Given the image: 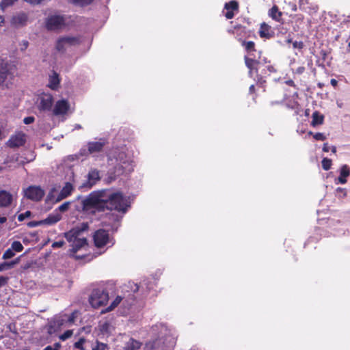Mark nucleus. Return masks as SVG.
Here are the masks:
<instances>
[{"instance_id":"1","label":"nucleus","mask_w":350,"mask_h":350,"mask_svg":"<svg viewBox=\"0 0 350 350\" xmlns=\"http://www.w3.org/2000/svg\"><path fill=\"white\" fill-rule=\"evenodd\" d=\"M83 210L90 214L104 212L105 210L116 211L125 213L128 204L121 192H109L101 190L91 193L82 200Z\"/></svg>"},{"instance_id":"2","label":"nucleus","mask_w":350,"mask_h":350,"mask_svg":"<svg viewBox=\"0 0 350 350\" xmlns=\"http://www.w3.org/2000/svg\"><path fill=\"white\" fill-rule=\"evenodd\" d=\"M64 237L67 241L71 243L70 252L76 253L81 248L88 245L86 238L81 234V230L79 228H72L70 231L64 233Z\"/></svg>"},{"instance_id":"3","label":"nucleus","mask_w":350,"mask_h":350,"mask_svg":"<svg viewBox=\"0 0 350 350\" xmlns=\"http://www.w3.org/2000/svg\"><path fill=\"white\" fill-rule=\"evenodd\" d=\"M108 300V293L99 288L93 290L89 297V302L94 308H98L105 305Z\"/></svg>"},{"instance_id":"4","label":"nucleus","mask_w":350,"mask_h":350,"mask_svg":"<svg viewBox=\"0 0 350 350\" xmlns=\"http://www.w3.org/2000/svg\"><path fill=\"white\" fill-rule=\"evenodd\" d=\"M80 40L76 36H62L59 37L55 44V49L60 53H65L72 46L79 44Z\"/></svg>"},{"instance_id":"5","label":"nucleus","mask_w":350,"mask_h":350,"mask_svg":"<svg viewBox=\"0 0 350 350\" xmlns=\"http://www.w3.org/2000/svg\"><path fill=\"white\" fill-rule=\"evenodd\" d=\"M65 26L66 19L62 15H51L46 20V27L50 31L61 29Z\"/></svg>"},{"instance_id":"6","label":"nucleus","mask_w":350,"mask_h":350,"mask_svg":"<svg viewBox=\"0 0 350 350\" xmlns=\"http://www.w3.org/2000/svg\"><path fill=\"white\" fill-rule=\"evenodd\" d=\"M25 196L31 200L39 201L44 196V191L40 187L29 186L25 190Z\"/></svg>"},{"instance_id":"7","label":"nucleus","mask_w":350,"mask_h":350,"mask_svg":"<svg viewBox=\"0 0 350 350\" xmlns=\"http://www.w3.org/2000/svg\"><path fill=\"white\" fill-rule=\"evenodd\" d=\"M93 238L97 247H102L110 243L109 234L105 230H98L95 232Z\"/></svg>"},{"instance_id":"8","label":"nucleus","mask_w":350,"mask_h":350,"mask_svg":"<svg viewBox=\"0 0 350 350\" xmlns=\"http://www.w3.org/2000/svg\"><path fill=\"white\" fill-rule=\"evenodd\" d=\"M14 66L8 62L0 59V85L13 75Z\"/></svg>"},{"instance_id":"9","label":"nucleus","mask_w":350,"mask_h":350,"mask_svg":"<svg viewBox=\"0 0 350 350\" xmlns=\"http://www.w3.org/2000/svg\"><path fill=\"white\" fill-rule=\"evenodd\" d=\"M70 109V105L68 100L65 99L59 100L55 104L53 109V113L55 116L65 115Z\"/></svg>"},{"instance_id":"10","label":"nucleus","mask_w":350,"mask_h":350,"mask_svg":"<svg viewBox=\"0 0 350 350\" xmlns=\"http://www.w3.org/2000/svg\"><path fill=\"white\" fill-rule=\"evenodd\" d=\"M53 98L51 94H44L40 98L38 107L40 110L49 111L52 109Z\"/></svg>"},{"instance_id":"11","label":"nucleus","mask_w":350,"mask_h":350,"mask_svg":"<svg viewBox=\"0 0 350 350\" xmlns=\"http://www.w3.org/2000/svg\"><path fill=\"white\" fill-rule=\"evenodd\" d=\"M25 135L22 133H19L14 136H12L8 144V146L11 148H18L23 146L25 143Z\"/></svg>"},{"instance_id":"12","label":"nucleus","mask_w":350,"mask_h":350,"mask_svg":"<svg viewBox=\"0 0 350 350\" xmlns=\"http://www.w3.org/2000/svg\"><path fill=\"white\" fill-rule=\"evenodd\" d=\"M105 139H100L98 142H90L88 143V150L90 154L98 153L102 151L106 145Z\"/></svg>"},{"instance_id":"13","label":"nucleus","mask_w":350,"mask_h":350,"mask_svg":"<svg viewBox=\"0 0 350 350\" xmlns=\"http://www.w3.org/2000/svg\"><path fill=\"white\" fill-rule=\"evenodd\" d=\"M74 190V186L71 183L67 182L62 189L56 198V202H59L70 196Z\"/></svg>"},{"instance_id":"14","label":"nucleus","mask_w":350,"mask_h":350,"mask_svg":"<svg viewBox=\"0 0 350 350\" xmlns=\"http://www.w3.org/2000/svg\"><path fill=\"white\" fill-rule=\"evenodd\" d=\"M27 18L25 13L21 12L12 16L11 23L16 27L23 26L26 24Z\"/></svg>"},{"instance_id":"15","label":"nucleus","mask_w":350,"mask_h":350,"mask_svg":"<svg viewBox=\"0 0 350 350\" xmlns=\"http://www.w3.org/2000/svg\"><path fill=\"white\" fill-rule=\"evenodd\" d=\"M350 174V170L347 165H342L340 170V176L339 177L335 180V183L345 184L347 182V177H348Z\"/></svg>"},{"instance_id":"16","label":"nucleus","mask_w":350,"mask_h":350,"mask_svg":"<svg viewBox=\"0 0 350 350\" xmlns=\"http://www.w3.org/2000/svg\"><path fill=\"white\" fill-rule=\"evenodd\" d=\"M12 201V194L5 190H0V207H7Z\"/></svg>"},{"instance_id":"17","label":"nucleus","mask_w":350,"mask_h":350,"mask_svg":"<svg viewBox=\"0 0 350 350\" xmlns=\"http://www.w3.org/2000/svg\"><path fill=\"white\" fill-rule=\"evenodd\" d=\"M245 63L247 68L249 69V75L250 77L252 76L254 71L257 72V66L258 65V61L250 58L247 56H245L244 57Z\"/></svg>"},{"instance_id":"18","label":"nucleus","mask_w":350,"mask_h":350,"mask_svg":"<svg viewBox=\"0 0 350 350\" xmlns=\"http://www.w3.org/2000/svg\"><path fill=\"white\" fill-rule=\"evenodd\" d=\"M62 219V215L58 213L50 214L46 219H42V225L51 226L56 224Z\"/></svg>"},{"instance_id":"19","label":"nucleus","mask_w":350,"mask_h":350,"mask_svg":"<svg viewBox=\"0 0 350 350\" xmlns=\"http://www.w3.org/2000/svg\"><path fill=\"white\" fill-rule=\"evenodd\" d=\"M88 181L87 183V187L91 188L97 180L100 179L99 172L96 170H91L88 175Z\"/></svg>"},{"instance_id":"20","label":"nucleus","mask_w":350,"mask_h":350,"mask_svg":"<svg viewBox=\"0 0 350 350\" xmlns=\"http://www.w3.org/2000/svg\"><path fill=\"white\" fill-rule=\"evenodd\" d=\"M142 343L133 338H130L125 344L122 350H137L140 348Z\"/></svg>"},{"instance_id":"21","label":"nucleus","mask_w":350,"mask_h":350,"mask_svg":"<svg viewBox=\"0 0 350 350\" xmlns=\"http://www.w3.org/2000/svg\"><path fill=\"white\" fill-rule=\"evenodd\" d=\"M312 120L311 122V125L314 127L323 123L324 117L323 115L320 114L319 111H314L312 113Z\"/></svg>"},{"instance_id":"22","label":"nucleus","mask_w":350,"mask_h":350,"mask_svg":"<svg viewBox=\"0 0 350 350\" xmlns=\"http://www.w3.org/2000/svg\"><path fill=\"white\" fill-rule=\"evenodd\" d=\"M269 16L275 21L280 22L282 20V13L279 11L278 6L273 5L269 10Z\"/></svg>"},{"instance_id":"23","label":"nucleus","mask_w":350,"mask_h":350,"mask_svg":"<svg viewBox=\"0 0 350 350\" xmlns=\"http://www.w3.org/2000/svg\"><path fill=\"white\" fill-rule=\"evenodd\" d=\"M90 342L87 341L84 338H80L79 340L75 342L74 347L79 350H87V347L90 345Z\"/></svg>"},{"instance_id":"24","label":"nucleus","mask_w":350,"mask_h":350,"mask_svg":"<svg viewBox=\"0 0 350 350\" xmlns=\"http://www.w3.org/2000/svg\"><path fill=\"white\" fill-rule=\"evenodd\" d=\"M59 79L57 73L54 72L50 77L49 87L53 90H56L59 85Z\"/></svg>"},{"instance_id":"25","label":"nucleus","mask_w":350,"mask_h":350,"mask_svg":"<svg viewBox=\"0 0 350 350\" xmlns=\"http://www.w3.org/2000/svg\"><path fill=\"white\" fill-rule=\"evenodd\" d=\"M18 260H12L11 262H5L0 264V271L12 269L17 262Z\"/></svg>"},{"instance_id":"26","label":"nucleus","mask_w":350,"mask_h":350,"mask_svg":"<svg viewBox=\"0 0 350 350\" xmlns=\"http://www.w3.org/2000/svg\"><path fill=\"white\" fill-rule=\"evenodd\" d=\"M92 350H105L107 347V345L105 343L100 342L96 340L94 343H91Z\"/></svg>"},{"instance_id":"27","label":"nucleus","mask_w":350,"mask_h":350,"mask_svg":"<svg viewBox=\"0 0 350 350\" xmlns=\"http://www.w3.org/2000/svg\"><path fill=\"white\" fill-rule=\"evenodd\" d=\"M122 297L120 296L116 297L111 305L106 309L105 312H109L113 310L121 302Z\"/></svg>"},{"instance_id":"28","label":"nucleus","mask_w":350,"mask_h":350,"mask_svg":"<svg viewBox=\"0 0 350 350\" xmlns=\"http://www.w3.org/2000/svg\"><path fill=\"white\" fill-rule=\"evenodd\" d=\"M239 8L238 3L236 1H231L229 3L225 4V9L229 10H237Z\"/></svg>"},{"instance_id":"29","label":"nucleus","mask_w":350,"mask_h":350,"mask_svg":"<svg viewBox=\"0 0 350 350\" xmlns=\"http://www.w3.org/2000/svg\"><path fill=\"white\" fill-rule=\"evenodd\" d=\"M242 45L245 46L247 51H255V44L252 41H243Z\"/></svg>"},{"instance_id":"30","label":"nucleus","mask_w":350,"mask_h":350,"mask_svg":"<svg viewBox=\"0 0 350 350\" xmlns=\"http://www.w3.org/2000/svg\"><path fill=\"white\" fill-rule=\"evenodd\" d=\"M11 249L13 251L20 252L23 250V246L20 241H15L12 243Z\"/></svg>"},{"instance_id":"31","label":"nucleus","mask_w":350,"mask_h":350,"mask_svg":"<svg viewBox=\"0 0 350 350\" xmlns=\"http://www.w3.org/2000/svg\"><path fill=\"white\" fill-rule=\"evenodd\" d=\"M17 0H2L0 3V8L4 10L7 8L12 5Z\"/></svg>"},{"instance_id":"32","label":"nucleus","mask_w":350,"mask_h":350,"mask_svg":"<svg viewBox=\"0 0 350 350\" xmlns=\"http://www.w3.org/2000/svg\"><path fill=\"white\" fill-rule=\"evenodd\" d=\"M23 1L31 5L36 6V5L45 4L50 0H23Z\"/></svg>"},{"instance_id":"33","label":"nucleus","mask_w":350,"mask_h":350,"mask_svg":"<svg viewBox=\"0 0 350 350\" xmlns=\"http://www.w3.org/2000/svg\"><path fill=\"white\" fill-rule=\"evenodd\" d=\"M322 167L324 170H328L331 168L332 166V160L330 159L324 158L322 161Z\"/></svg>"},{"instance_id":"34","label":"nucleus","mask_w":350,"mask_h":350,"mask_svg":"<svg viewBox=\"0 0 350 350\" xmlns=\"http://www.w3.org/2000/svg\"><path fill=\"white\" fill-rule=\"evenodd\" d=\"M268 29L269 26L267 24L263 23L261 25L260 29L259 31L260 37L265 38L268 36L269 33L267 32L268 31Z\"/></svg>"},{"instance_id":"35","label":"nucleus","mask_w":350,"mask_h":350,"mask_svg":"<svg viewBox=\"0 0 350 350\" xmlns=\"http://www.w3.org/2000/svg\"><path fill=\"white\" fill-rule=\"evenodd\" d=\"M15 255L14 251L9 248L3 254V259H10L12 258Z\"/></svg>"},{"instance_id":"36","label":"nucleus","mask_w":350,"mask_h":350,"mask_svg":"<svg viewBox=\"0 0 350 350\" xmlns=\"http://www.w3.org/2000/svg\"><path fill=\"white\" fill-rule=\"evenodd\" d=\"M111 325L108 322H105L100 325V330L103 333H108L110 332Z\"/></svg>"},{"instance_id":"37","label":"nucleus","mask_w":350,"mask_h":350,"mask_svg":"<svg viewBox=\"0 0 350 350\" xmlns=\"http://www.w3.org/2000/svg\"><path fill=\"white\" fill-rule=\"evenodd\" d=\"M73 3L78 4L80 5H88L92 2L93 0H69Z\"/></svg>"},{"instance_id":"38","label":"nucleus","mask_w":350,"mask_h":350,"mask_svg":"<svg viewBox=\"0 0 350 350\" xmlns=\"http://www.w3.org/2000/svg\"><path fill=\"white\" fill-rule=\"evenodd\" d=\"M72 334H73L72 330H67L59 336V338L62 340H65L70 338L72 336Z\"/></svg>"},{"instance_id":"39","label":"nucleus","mask_w":350,"mask_h":350,"mask_svg":"<svg viewBox=\"0 0 350 350\" xmlns=\"http://www.w3.org/2000/svg\"><path fill=\"white\" fill-rule=\"evenodd\" d=\"M60 348V343L56 342L53 345L46 346L43 350H59Z\"/></svg>"},{"instance_id":"40","label":"nucleus","mask_w":350,"mask_h":350,"mask_svg":"<svg viewBox=\"0 0 350 350\" xmlns=\"http://www.w3.org/2000/svg\"><path fill=\"white\" fill-rule=\"evenodd\" d=\"M70 204V202H66L58 207V210L61 212H65L69 208Z\"/></svg>"},{"instance_id":"41","label":"nucleus","mask_w":350,"mask_h":350,"mask_svg":"<svg viewBox=\"0 0 350 350\" xmlns=\"http://www.w3.org/2000/svg\"><path fill=\"white\" fill-rule=\"evenodd\" d=\"M31 215V212L29 211H26L24 213H21L18 216V219L20 221H23L25 218L29 217Z\"/></svg>"},{"instance_id":"42","label":"nucleus","mask_w":350,"mask_h":350,"mask_svg":"<svg viewBox=\"0 0 350 350\" xmlns=\"http://www.w3.org/2000/svg\"><path fill=\"white\" fill-rule=\"evenodd\" d=\"M313 137L316 140L319 141H324L326 139V137L322 133H317L313 135Z\"/></svg>"},{"instance_id":"43","label":"nucleus","mask_w":350,"mask_h":350,"mask_svg":"<svg viewBox=\"0 0 350 350\" xmlns=\"http://www.w3.org/2000/svg\"><path fill=\"white\" fill-rule=\"evenodd\" d=\"M42 225V220L40 221H29L28 224H27V226L30 228H33V227H36V226H41Z\"/></svg>"},{"instance_id":"44","label":"nucleus","mask_w":350,"mask_h":350,"mask_svg":"<svg viewBox=\"0 0 350 350\" xmlns=\"http://www.w3.org/2000/svg\"><path fill=\"white\" fill-rule=\"evenodd\" d=\"M65 244V242L64 241H55L54 243H53L51 247L53 248H59V247H62Z\"/></svg>"},{"instance_id":"45","label":"nucleus","mask_w":350,"mask_h":350,"mask_svg":"<svg viewBox=\"0 0 350 350\" xmlns=\"http://www.w3.org/2000/svg\"><path fill=\"white\" fill-rule=\"evenodd\" d=\"M293 46L294 49H301L304 47V43H303V42H301V41H299V42L295 41L293 43Z\"/></svg>"},{"instance_id":"46","label":"nucleus","mask_w":350,"mask_h":350,"mask_svg":"<svg viewBox=\"0 0 350 350\" xmlns=\"http://www.w3.org/2000/svg\"><path fill=\"white\" fill-rule=\"evenodd\" d=\"M35 120V118L32 116H28V117H26L24 118L23 120V122L25 124H31L34 122Z\"/></svg>"},{"instance_id":"47","label":"nucleus","mask_w":350,"mask_h":350,"mask_svg":"<svg viewBox=\"0 0 350 350\" xmlns=\"http://www.w3.org/2000/svg\"><path fill=\"white\" fill-rule=\"evenodd\" d=\"M8 281V278L5 276H0V287L5 286Z\"/></svg>"},{"instance_id":"48","label":"nucleus","mask_w":350,"mask_h":350,"mask_svg":"<svg viewBox=\"0 0 350 350\" xmlns=\"http://www.w3.org/2000/svg\"><path fill=\"white\" fill-rule=\"evenodd\" d=\"M225 16L228 19H231L234 17V14L233 11L227 10V12H226Z\"/></svg>"},{"instance_id":"49","label":"nucleus","mask_w":350,"mask_h":350,"mask_svg":"<svg viewBox=\"0 0 350 350\" xmlns=\"http://www.w3.org/2000/svg\"><path fill=\"white\" fill-rule=\"evenodd\" d=\"M76 228H79V230H81V234H83V232L85 230H88V224L87 223H83L81 224V228L77 227Z\"/></svg>"},{"instance_id":"50","label":"nucleus","mask_w":350,"mask_h":350,"mask_svg":"<svg viewBox=\"0 0 350 350\" xmlns=\"http://www.w3.org/2000/svg\"><path fill=\"white\" fill-rule=\"evenodd\" d=\"M329 150H330V147L328 146V144L327 143L324 144L323 147V150L324 152H327L329 151Z\"/></svg>"},{"instance_id":"51","label":"nucleus","mask_w":350,"mask_h":350,"mask_svg":"<svg viewBox=\"0 0 350 350\" xmlns=\"http://www.w3.org/2000/svg\"><path fill=\"white\" fill-rule=\"evenodd\" d=\"M330 83L333 87L336 88L337 86L338 81L335 79H332Z\"/></svg>"},{"instance_id":"52","label":"nucleus","mask_w":350,"mask_h":350,"mask_svg":"<svg viewBox=\"0 0 350 350\" xmlns=\"http://www.w3.org/2000/svg\"><path fill=\"white\" fill-rule=\"evenodd\" d=\"M304 67H299L297 70V72L299 74H301L304 71Z\"/></svg>"},{"instance_id":"53","label":"nucleus","mask_w":350,"mask_h":350,"mask_svg":"<svg viewBox=\"0 0 350 350\" xmlns=\"http://www.w3.org/2000/svg\"><path fill=\"white\" fill-rule=\"evenodd\" d=\"M7 219L5 217H1L0 216V224H3L6 221Z\"/></svg>"},{"instance_id":"54","label":"nucleus","mask_w":350,"mask_h":350,"mask_svg":"<svg viewBox=\"0 0 350 350\" xmlns=\"http://www.w3.org/2000/svg\"><path fill=\"white\" fill-rule=\"evenodd\" d=\"M74 315H75V313H72V316L68 319V321L70 322H73L74 321V318H75Z\"/></svg>"},{"instance_id":"55","label":"nucleus","mask_w":350,"mask_h":350,"mask_svg":"<svg viewBox=\"0 0 350 350\" xmlns=\"http://www.w3.org/2000/svg\"><path fill=\"white\" fill-rule=\"evenodd\" d=\"M286 83H287L288 85H291V86H292V85H294V82H293V81H292V80L287 81H286Z\"/></svg>"},{"instance_id":"56","label":"nucleus","mask_w":350,"mask_h":350,"mask_svg":"<svg viewBox=\"0 0 350 350\" xmlns=\"http://www.w3.org/2000/svg\"><path fill=\"white\" fill-rule=\"evenodd\" d=\"M337 191H339V192H344V194L346 195V192H345V190L342 188H338L337 189Z\"/></svg>"},{"instance_id":"57","label":"nucleus","mask_w":350,"mask_h":350,"mask_svg":"<svg viewBox=\"0 0 350 350\" xmlns=\"http://www.w3.org/2000/svg\"><path fill=\"white\" fill-rule=\"evenodd\" d=\"M330 149L333 153L336 152V148L335 146H332V148H330Z\"/></svg>"},{"instance_id":"58","label":"nucleus","mask_w":350,"mask_h":350,"mask_svg":"<svg viewBox=\"0 0 350 350\" xmlns=\"http://www.w3.org/2000/svg\"><path fill=\"white\" fill-rule=\"evenodd\" d=\"M254 85H252L250 87V92H254Z\"/></svg>"},{"instance_id":"59","label":"nucleus","mask_w":350,"mask_h":350,"mask_svg":"<svg viewBox=\"0 0 350 350\" xmlns=\"http://www.w3.org/2000/svg\"><path fill=\"white\" fill-rule=\"evenodd\" d=\"M75 129H81V125H79V124H77V125L75 126Z\"/></svg>"},{"instance_id":"60","label":"nucleus","mask_w":350,"mask_h":350,"mask_svg":"<svg viewBox=\"0 0 350 350\" xmlns=\"http://www.w3.org/2000/svg\"><path fill=\"white\" fill-rule=\"evenodd\" d=\"M306 116H309V109H306L305 111Z\"/></svg>"},{"instance_id":"61","label":"nucleus","mask_w":350,"mask_h":350,"mask_svg":"<svg viewBox=\"0 0 350 350\" xmlns=\"http://www.w3.org/2000/svg\"><path fill=\"white\" fill-rule=\"evenodd\" d=\"M0 20H1L0 23L3 22V18L1 16H0Z\"/></svg>"},{"instance_id":"62","label":"nucleus","mask_w":350,"mask_h":350,"mask_svg":"<svg viewBox=\"0 0 350 350\" xmlns=\"http://www.w3.org/2000/svg\"><path fill=\"white\" fill-rule=\"evenodd\" d=\"M27 45H28V43H27V42H26L25 44H24V46H25V48H27Z\"/></svg>"},{"instance_id":"63","label":"nucleus","mask_w":350,"mask_h":350,"mask_svg":"<svg viewBox=\"0 0 350 350\" xmlns=\"http://www.w3.org/2000/svg\"><path fill=\"white\" fill-rule=\"evenodd\" d=\"M287 42H288V43L291 42V39H288Z\"/></svg>"},{"instance_id":"64","label":"nucleus","mask_w":350,"mask_h":350,"mask_svg":"<svg viewBox=\"0 0 350 350\" xmlns=\"http://www.w3.org/2000/svg\"><path fill=\"white\" fill-rule=\"evenodd\" d=\"M308 134H309V135H312V133L311 131H310V132L308 133Z\"/></svg>"}]
</instances>
